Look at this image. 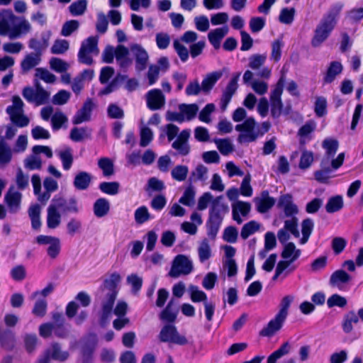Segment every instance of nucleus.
Listing matches in <instances>:
<instances>
[{"instance_id":"obj_10","label":"nucleus","mask_w":363,"mask_h":363,"mask_svg":"<svg viewBox=\"0 0 363 363\" xmlns=\"http://www.w3.org/2000/svg\"><path fill=\"white\" fill-rule=\"evenodd\" d=\"M159 340L162 342H172L179 345L187 344V339L181 335L177 328L172 324H167L162 327L158 335Z\"/></svg>"},{"instance_id":"obj_59","label":"nucleus","mask_w":363,"mask_h":363,"mask_svg":"<svg viewBox=\"0 0 363 363\" xmlns=\"http://www.w3.org/2000/svg\"><path fill=\"white\" fill-rule=\"evenodd\" d=\"M69 42L66 40L58 39L54 42L51 48V52L55 55L65 53L69 49Z\"/></svg>"},{"instance_id":"obj_25","label":"nucleus","mask_w":363,"mask_h":363,"mask_svg":"<svg viewBox=\"0 0 363 363\" xmlns=\"http://www.w3.org/2000/svg\"><path fill=\"white\" fill-rule=\"evenodd\" d=\"M43 186L45 191L41 195H39L38 201L45 203L50 199L51 193L57 190L58 184L54 179L46 177L43 182Z\"/></svg>"},{"instance_id":"obj_1","label":"nucleus","mask_w":363,"mask_h":363,"mask_svg":"<svg viewBox=\"0 0 363 363\" xmlns=\"http://www.w3.org/2000/svg\"><path fill=\"white\" fill-rule=\"evenodd\" d=\"M322 147L325 150V155L321 160V169H319V182L327 183L329 174L333 170L339 169L345 160V153H340L334 158L338 147L339 142L333 138H327L322 142Z\"/></svg>"},{"instance_id":"obj_47","label":"nucleus","mask_w":363,"mask_h":363,"mask_svg":"<svg viewBox=\"0 0 363 363\" xmlns=\"http://www.w3.org/2000/svg\"><path fill=\"white\" fill-rule=\"evenodd\" d=\"M189 292L190 294L191 300L193 302H203L207 301V296L205 292L199 289V287L194 285L189 286Z\"/></svg>"},{"instance_id":"obj_12","label":"nucleus","mask_w":363,"mask_h":363,"mask_svg":"<svg viewBox=\"0 0 363 363\" xmlns=\"http://www.w3.org/2000/svg\"><path fill=\"white\" fill-rule=\"evenodd\" d=\"M147 108L151 111L162 108L165 105V96L158 89H151L145 94Z\"/></svg>"},{"instance_id":"obj_7","label":"nucleus","mask_w":363,"mask_h":363,"mask_svg":"<svg viewBox=\"0 0 363 363\" xmlns=\"http://www.w3.org/2000/svg\"><path fill=\"white\" fill-rule=\"evenodd\" d=\"M24 104L18 96H13L12 105L6 108V113L10 117L11 121L18 128H24L30 123L29 118L24 114Z\"/></svg>"},{"instance_id":"obj_51","label":"nucleus","mask_w":363,"mask_h":363,"mask_svg":"<svg viewBox=\"0 0 363 363\" xmlns=\"http://www.w3.org/2000/svg\"><path fill=\"white\" fill-rule=\"evenodd\" d=\"M179 309H172L170 306H166L165 308L160 313V318L169 323L175 322Z\"/></svg>"},{"instance_id":"obj_22","label":"nucleus","mask_w":363,"mask_h":363,"mask_svg":"<svg viewBox=\"0 0 363 363\" xmlns=\"http://www.w3.org/2000/svg\"><path fill=\"white\" fill-rule=\"evenodd\" d=\"M21 194L15 190L14 186H11L5 195V201L11 213H16L20 208Z\"/></svg>"},{"instance_id":"obj_39","label":"nucleus","mask_w":363,"mask_h":363,"mask_svg":"<svg viewBox=\"0 0 363 363\" xmlns=\"http://www.w3.org/2000/svg\"><path fill=\"white\" fill-rule=\"evenodd\" d=\"M179 110L182 112L183 117L186 120L191 121L196 116L199 111V106L196 104H182L179 106Z\"/></svg>"},{"instance_id":"obj_3","label":"nucleus","mask_w":363,"mask_h":363,"mask_svg":"<svg viewBox=\"0 0 363 363\" xmlns=\"http://www.w3.org/2000/svg\"><path fill=\"white\" fill-rule=\"evenodd\" d=\"M31 30L30 23L26 19H19L11 11L0 13V35L16 39Z\"/></svg>"},{"instance_id":"obj_54","label":"nucleus","mask_w":363,"mask_h":363,"mask_svg":"<svg viewBox=\"0 0 363 363\" xmlns=\"http://www.w3.org/2000/svg\"><path fill=\"white\" fill-rule=\"evenodd\" d=\"M119 186V183L117 182H104L99 184V189L105 194L116 195L118 193Z\"/></svg>"},{"instance_id":"obj_6","label":"nucleus","mask_w":363,"mask_h":363,"mask_svg":"<svg viewBox=\"0 0 363 363\" xmlns=\"http://www.w3.org/2000/svg\"><path fill=\"white\" fill-rule=\"evenodd\" d=\"M344 4L337 2L323 14L319 23V44L328 39L334 30Z\"/></svg>"},{"instance_id":"obj_30","label":"nucleus","mask_w":363,"mask_h":363,"mask_svg":"<svg viewBox=\"0 0 363 363\" xmlns=\"http://www.w3.org/2000/svg\"><path fill=\"white\" fill-rule=\"evenodd\" d=\"M228 27H223L216 28L208 33V40L215 49H218L220 48V41L224 38V36L228 33Z\"/></svg>"},{"instance_id":"obj_19","label":"nucleus","mask_w":363,"mask_h":363,"mask_svg":"<svg viewBox=\"0 0 363 363\" xmlns=\"http://www.w3.org/2000/svg\"><path fill=\"white\" fill-rule=\"evenodd\" d=\"M94 108V104L91 99H87L83 106L76 113L72 119V123L75 125L90 120L91 113Z\"/></svg>"},{"instance_id":"obj_44","label":"nucleus","mask_w":363,"mask_h":363,"mask_svg":"<svg viewBox=\"0 0 363 363\" xmlns=\"http://www.w3.org/2000/svg\"><path fill=\"white\" fill-rule=\"evenodd\" d=\"M68 121L67 117L62 111H56L51 117V125L53 130H58Z\"/></svg>"},{"instance_id":"obj_14","label":"nucleus","mask_w":363,"mask_h":363,"mask_svg":"<svg viewBox=\"0 0 363 363\" xmlns=\"http://www.w3.org/2000/svg\"><path fill=\"white\" fill-rule=\"evenodd\" d=\"M361 320L363 322V308L358 310L356 313L354 311H350L343 315L342 328L345 333H350L353 330L352 324H357Z\"/></svg>"},{"instance_id":"obj_56","label":"nucleus","mask_w":363,"mask_h":363,"mask_svg":"<svg viewBox=\"0 0 363 363\" xmlns=\"http://www.w3.org/2000/svg\"><path fill=\"white\" fill-rule=\"evenodd\" d=\"M79 27V23L77 20H70L66 21L62 27L60 34L62 36H69L73 32L76 31Z\"/></svg>"},{"instance_id":"obj_28","label":"nucleus","mask_w":363,"mask_h":363,"mask_svg":"<svg viewBox=\"0 0 363 363\" xmlns=\"http://www.w3.org/2000/svg\"><path fill=\"white\" fill-rule=\"evenodd\" d=\"M98 41L99 38L97 36H91L84 40L82 44L80 49L81 54L82 55V52H89L92 55H98L99 53V50L98 48Z\"/></svg>"},{"instance_id":"obj_57","label":"nucleus","mask_w":363,"mask_h":363,"mask_svg":"<svg viewBox=\"0 0 363 363\" xmlns=\"http://www.w3.org/2000/svg\"><path fill=\"white\" fill-rule=\"evenodd\" d=\"M285 83V73L281 72V75L277 82L275 88L272 91L270 100H281V96L283 92V87Z\"/></svg>"},{"instance_id":"obj_24","label":"nucleus","mask_w":363,"mask_h":363,"mask_svg":"<svg viewBox=\"0 0 363 363\" xmlns=\"http://www.w3.org/2000/svg\"><path fill=\"white\" fill-rule=\"evenodd\" d=\"M352 280V277L343 269L335 271L330 276L329 284L331 286L341 289L342 286L348 284Z\"/></svg>"},{"instance_id":"obj_8","label":"nucleus","mask_w":363,"mask_h":363,"mask_svg":"<svg viewBox=\"0 0 363 363\" xmlns=\"http://www.w3.org/2000/svg\"><path fill=\"white\" fill-rule=\"evenodd\" d=\"M22 95L27 101L37 106L47 104L50 96V92L44 89L39 82L35 83V89L25 87Z\"/></svg>"},{"instance_id":"obj_29","label":"nucleus","mask_w":363,"mask_h":363,"mask_svg":"<svg viewBox=\"0 0 363 363\" xmlns=\"http://www.w3.org/2000/svg\"><path fill=\"white\" fill-rule=\"evenodd\" d=\"M41 60V57L39 55L33 54L32 52L26 55L21 62V68L23 74L27 73L28 71L37 66Z\"/></svg>"},{"instance_id":"obj_46","label":"nucleus","mask_w":363,"mask_h":363,"mask_svg":"<svg viewBox=\"0 0 363 363\" xmlns=\"http://www.w3.org/2000/svg\"><path fill=\"white\" fill-rule=\"evenodd\" d=\"M87 7L86 0H77L70 4L69 10L74 16H82L84 13Z\"/></svg>"},{"instance_id":"obj_45","label":"nucleus","mask_w":363,"mask_h":363,"mask_svg":"<svg viewBox=\"0 0 363 363\" xmlns=\"http://www.w3.org/2000/svg\"><path fill=\"white\" fill-rule=\"evenodd\" d=\"M208 168L203 164H199L192 171L190 180L192 182L202 181L205 182L208 179Z\"/></svg>"},{"instance_id":"obj_38","label":"nucleus","mask_w":363,"mask_h":363,"mask_svg":"<svg viewBox=\"0 0 363 363\" xmlns=\"http://www.w3.org/2000/svg\"><path fill=\"white\" fill-rule=\"evenodd\" d=\"M198 255L201 262H204L211 257V250L207 238L201 240L198 247Z\"/></svg>"},{"instance_id":"obj_43","label":"nucleus","mask_w":363,"mask_h":363,"mask_svg":"<svg viewBox=\"0 0 363 363\" xmlns=\"http://www.w3.org/2000/svg\"><path fill=\"white\" fill-rule=\"evenodd\" d=\"M343 207V200L341 196L331 197L326 206L325 209L328 213H332L341 210Z\"/></svg>"},{"instance_id":"obj_42","label":"nucleus","mask_w":363,"mask_h":363,"mask_svg":"<svg viewBox=\"0 0 363 363\" xmlns=\"http://www.w3.org/2000/svg\"><path fill=\"white\" fill-rule=\"evenodd\" d=\"M196 191L194 188L190 185L184 191L182 196L179 199V202L186 206H191L195 202Z\"/></svg>"},{"instance_id":"obj_41","label":"nucleus","mask_w":363,"mask_h":363,"mask_svg":"<svg viewBox=\"0 0 363 363\" xmlns=\"http://www.w3.org/2000/svg\"><path fill=\"white\" fill-rule=\"evenodd\" d=\"M96 343V335L89 334L82 347V356L91 357V354L94 350Z\"/></svg>"},{"instance_id":"obj_21","label":"nucleus","mask_w":363,"mask_h":363,"mask_svg":"<svg viewBox=\"0 0 363 363\" xmlns=\"http://www.w3.org/2000/svg\"><path fill=\"white\" fill-rule=\"evenodd\" d=\"M254 202L256 205L257 210L259 213H266L268 211L275 203L274 198L269 196L267 191H264L261 193L259 197H255Z\"/></svg>"},{"instance_id":"obj_60","label":"nucleus","mask_w":363,"mask_h":363,"mask_svg":"<svg viewBox=\"0 0 363 363\" xmlns=\"http://www.w3.org/2000/svg\"><path fill=\"white\" fill-rule=\"evenodd\" d=\"M294 15L295 9L294 8H284L280 12L279 20L281 23L289 25L293 22Z\"/></svg>"},{"instance_id":"obj_16","label":"nucleus","mask_w":363,"mask_h":363,"mask_svg":"<svg viewBox=\"0 0 363 363\" xmlns=\"http://www.w3.org/2000/svg\"><path fill=\"white\" fill-rule=\"evenodd\" d=\"M191 131L189 129L183 130L179 135L176 140H174L172 147L176 150L179 154L182 155H187L190 151V146L188 143Z\"/></svg>"},{"instance_id":"obj_13","label":"nucleus","mask_w":363,"mask_h":363,"mask_svg":"<svg viewBox=\"0 0 363 363\" xmlns=\"http://www.w3.org/2000/svg\"><path fill=\"white\" fill-rule=\"evenodd\" d=\"M240 76V72L235 74L223 91L220 99V108L222 111H225L226 109L233 96L236 92L238 88V82L239 80Z\"/></svg>"},{"instance_id":"obj_40","label":"nucleus","mask_w":363,"mask_h":363,"mask_svg":"<svg viewBox=\"0 0 363 363\" xmlns=\"http://www.w3.org/2000/svg\"><path fill=\"white\" fill-rule=\"evenodd\" d=\"M214 143L220 152L223 155H228L234 151V145L229 138L215 139Z\"/></svg>"},{"instance_id":"obj_11","label":"nucleus","mask_w":363,"mask_h":363,"mask_svg":"<svg viewBox=\"0 0 363 363\" xmlns=\"http://www.w3.org/2000/svg\"><path fill=\"white\" fill-rule=\"evenodd\" d=\"M52 202L59 210L61 209L63 213H70L77 214L80 211L78 201L74 196L66 199L62 196H55L52 199Z\"/></svg>"},{"instance_id":"obj_52","label":"nucleus","mask_w":363,"mask_h":363,"mask_svg":"<svg viewBox=\"0 0 363 363\" xmlns=\"http://www.w3.org/2000/svg\"><path fill=\"white\" fill-rule=\"evenodd\" d=\"M259 229V225L256 221L251 220L243 225L240 235L242 239L246 240L250 235L255 233Z\"/></svg>"},{"instance_id":"obj_37","label":"nucleus","mask_w":363,"mask_h":363,"mask_svg":"<svg viewBox=\"0 0 363 363\" xmlns=\"http://www.w3.org/2000/svg\"><path fill=\"white\" fill-rule=\"evenodd\" d=\"M15 337L10 330H6L0 333V343L6 350H11L15 345Z\"/></svg>"},{"instance_id":"obj_62","label":"nucleus","mask_w":363,"mask_h":363,"mask_svg":"<svg viewBox=\"0 0 363 363\" xmlns=\"http://www.w3.org/2000/svg\"><path fill=\"white\" fill-rule=\"evenodd\" d=\"M298 218L295 216H291V219L286 220L284 222V229L289 231L294 237L298 238L300 235L298 230Z\"/></svg>"},{"instance_id":"obj_33","label":"nucleus","mask_w":363,"mask_h":363,"mask_svg":"<svg viewBox=\"0 0 363 363\" xmlns=\"http://www.w3.org/2000/svg\"><path fill=\"white\" fill-rule=\"evenodd\" d=\"M93 208L94 215L98 218H102L108 214L110 210V203L107 199L100 198L95 201Z\"/></svg>"},{"instance_id":"obj_63","label":"nucleus","mask_w":363,"mask_h":363,"mask_svg":"<svg viewBox=\"0 0 363 363\" xmlns=\"http://www.w3.org/2000/svg\"><path fill=\"white\" fill-rule=\"evenodd\" d=\"M284 45V43L281 40L277 39L272 42V52H271V60L274 62H278L281 55V48Z\"/></svg>"},{"instance_id":"obj_31","label":"nucleus","mask_w":363,"mask_h":363,"mask_svg":"<svg viewBox=\"0 0 363 363\" xmlns=\"http://www.w3.org/2000/svg\"><path fill=\"white\" fill-rule=\"evenodd\" d=\"M48 354L53 359L60 362H65L67 360L69 354L67 351L62 350L60 345L58 343H53L50 348L48 350Z\"/></svg>"},{"instance_id":"obj_18","label":"nucleus","mask_w":363,"mask_h":363,"mask_svg":"<svg viewBox=\"0 0 363 363\" xmlns=\"http://www.w3.org/2000/svg\"><path fill=\"white\" fill-rule=\"evenodd\" d=\"M130 50L135 58V67L138 71L144 70L147 65L148 54L146 50L139 45H133Z\"/></svg>"},{"instance_id":"obj_34","label":"nucleus","mask_w":363,"mask_h":363,"mask_svg":"<svg viewBox=\"0 0 363 363\" xmlns=\"http://www.w3.org/2000/svg\"><path fill=\"white\" fill-rule=\"evenodd\" d=\"M291 349L289 342L283 343L279 349L273 352L267 358V363H276L278 359L288 354Z\"/></svg>"},{"instance_id":"obj_15","label":"nucleus","mask_w":363,"mask_h":363,"mask_svg":"<svg viewBox=\"0 0 363 363\" xmlns=\"http://www.w3.org/2000/svg\"><path fill=\"white\" fill-rule=\"evenodd\" d=\"M286 317H284L279 313H277L273 319H272L259 332V335L263 337H272L278 331H279Z\"/></svg>"},{"instance_id":"obj_61","label":"nucleus","mask_w":363,"mask_h":363,"mask_svg":"<svg viewBox=\"0 0 363 363\" xmlns=\"http://www.w3.org/2000/svg\"><path fill=\"white\" fill-rule=\"evenodd\" d=\"M140 145L143 147H147L153 139V133L148 127H143L140 130Z\"/></svg>"},{"instance_id":"obj_2","label":"nucleus","mask_w":363,"mask_h":363,"mask_svg":"<svg viewBox=\"0 0 363 363\" xmlns=\"http://www.w3.org/2000/svg\"><path fill=\"white\" fill-rule=\"evenodd\" d=\"M121 277L119 274L114 272L111 274L109 278L104 281L100 287L97 297L101 301V313L100 317V324L104 325L113 311V306L116 301L118 291L117 286L120 283Z\"/></svg>"},{"instance_id":"obj_26","label":"nucleus","mask_w":363,"mask_h":363,"mask_svg":"<svg viewBox=\"0 0 363 363\" xmlns=\"http://www.w3.org/2000/svg\"><path fill=\"white\" fill-rule=\"evenodd\" d=\"M91 180L92 177L91 174L82 171L75 175L73 181V185L77 190H86L90 186Z\"/></svg>"},{"instance_id":"obj_48","label":"nucleus","mask_w":363,"mask_h":363,"mask_svg":"<svg viewBox=\"0 0 363 363\" xmlns=\"http://www.w3.org/2000/svg\"><path fill=\"white\" fill-rule=\"evenodd\" d=\"M98 165L103 171V174L105 177H109L113 174V163L108 157H101L98 161Z\"/></svg>"},{"instance_id":"obj_5","label":"nucleus","mask_w":363,"mask_h":363,"mask_svg":"<svg viewBox=\"0 0 363 363\" xmlns=\"http://www.w3.org/2000/svg\"><path fill=\"white\" fill-rule=\"evenodd\" d=\"M270 127V123L264 121L260 127L256 128L255 120L252 117H249L242 123L235 125V130L241 132L238 137V142L240 144L255 142L259 137L267 133Z\"/></svg>"},{"instance_id":"obj_35","label":"nucleus","mask_w":363,"mask_h":363,"mask_svg":"<svg viewBox=\"0 0 363 363\" xmlns=\"http://www.w3.org/2000/svg\"><path fill=\"white\" fill-rule=\"evenodd\" d=\"M57 155L62 162L63 169L66 171L69 170L71 168L74 161L72 148L66 147L64 150L58 152Z\"/></svg>"},{"instance_id":"obj_4","label":"nucleus","mask_w":363,"mask_h":363,"mask_svg":"<svg viewBox=\"0 0 363 363\" xmlns=\"http://www.w3.org/2000/svg\"><path fill=\"white\" fill-rule=\"evenodd\" d=\"M223 196H219L212 201L209 210V217L206 223L207 234L214 240L219 230L224 216L228 212V206L223 202Z\"/></svg>"},{"instance_id":"obj_32","label":"nucleus","mask_w":363,"mask_h":363,"mask_svg":"<svg viewBox=\"0 0 363 363\" xmlns=\"http://www.w3.org/2000/svg\"><path fill=\"white\" fill-rule=\"evenodd\" d=\"M342 65L340 62L333 61L330 62L326 74L324 77V82L327 84L333 82L336 76L342 72Z\"/></svg>"},{"instance_id":"obj_55","label":"nucleus","mask_w":363,"mask_h":363,"mask_svg":"<svg viewBox=\"0 0 363 363\" xmlns=\"http://www.w3.org/2000/svg\"><path fill=\"white\" fill-rule=\"evenodd\" d=\"M267 60L266 54H255L249 58V67L252 69H258Z\"/></svg>"},{"instance_id":"obj_64","label":"nucleus","mask_w":363,"mask_h":363,"mask_svg":"<svg viewBox=\"0 0 363 363\" xmlns=\"http://www.w3.org/2000/svg\"><path fill=\"white\" fill-rule=\"evenodd\" d=\"M135 220L138 224L144 223L150 219V213L146 206H140L135 211Z\"/></svg>"},{"instance_id":"obj_27","label":"nucleus","mask_w":363,"mask_h":363,"mask_svg":"<svg viewBox=\"0 0 363 363\" xmlns=\"http://www.w3.org/2000/svg\"><path fill=\"white\" fill-rule=\"evenodd\" d=\"M223 72L221 70L211 72L204 77L201 82L202 91L208 93L214 86L216 83L221 78Z\"/></svg>"},{"instance_id":"obj_36","label":"nucleus","mask_w":363,"mask_h":363,"mask_svg":"<svg viewBox=\"0 0 363 363\" xmlns=\"http://www.w3.org/2000/svg\"><path fill=\"white\" fill-rule=\"evenodd\" d=\"M91 131L86 127L74 128L70 131L69 137L74 142H79L91 136Z\"/></svg>"},{"instance_id":"obj_49","label":"nucleus","mask_w":363,"mask_h":363,"mask_svg":"<svg viewBox=\"0 0 363 363\" xmlns=\"http://www.w3.org/2000/svg\"><path fill=\"white\" fill-rule=\"evenodd\" d=\"M189 169L185 165H177L171 172L172 178L179 182L184 181L188 175Z\"/></svg>"},{"instance_id":"obj_20","label":"nucleus","mask_w":363,"mask_h":363,"mask_svg":"<svg viewBox=\"0 0 363 363\" xmlns=\"http://www.w3.org/2000/svg\"><path fill=\"white\" fill-rule=\"evenodd\" d=\"M251 210V205L248 202L238 201L232 206L233 218L238 224L242 223L240 216H247Z\"/></svg>"},{"instance_id":"obj_9","label":"nucleus","mask_w":363,"mask_h":363,"mask_svg":"<svg viewBox=\"0 0 363 363\" xmlns=\"http://www.w3.org/2000/svg\"><path fill=\"white\" fill-rule=\"evenodd\" d=\"M193 269L192 261L184 255H178L174 257L168 274L172 278H177L181 275L189 274Z\"/></svg>"},{"instance_id":"obj_58","label":"nucleus","mask_w":363,"mask_h":363,"mask_svg":"<svg viewBox=\"0 0 363 363\" xmlns=\"http://www.w3.org/2000/svg\"><path fill=\"white\" fill-rule=\"evenodd\" d=\"M347 303V299L337 294H333L327 300V305L328 308H333L335 306L344 308Z\"/></svg>"},{"instance_id":"obj_53","label":"nucleus","mask_w":363,"mask_h":363,"mask_svg":"<svg viewBox=\"0 0 363 363\" xmlns=\"http://www.w3.org/2000/svg\"><path fill=\"white\" fill-rule=\"evenodd\" d=\"M11 150L3 140L0 142V164H8L11 160Z\"/></svg>"},{"instance_id":"obj_23","label":"nucleus","mask_w":363,"mask_h":363,"mask_svg":"<svg viewBox=\"0 0 363 363\" xmlns=\"http://www.w3.org/2000/svg\"><path fill=\"white\" fill-rule=\"evenodd\" d=\"M62 216L59 209L51 201L47 208V226L50 229H55L60 226Z\"/></svg>"},{"instance_id":"obj_17","label":"nucleus","mask_w":363,"mask_h":363,"mask_svg":"<svg viewBox=\"0 0 363 363\" xmlns=\"http://www.w3.org/2000/svg\"><path fill=\"white\" fill-rule=\"evenodd\" d=\"M277 206L281 209L286 217L294 216L298 213L297 206L293 202L290 194H284L279 199Z\"/></svg>"},{"instance_id":"obj_50","label":"nucleus","mask_w":363,"mask_h":363,"mask_svg":"<svg viewBox=\"0 0 363 363\" xmlns=\"http://www.w3.org/2000/svg\"><path fill=\"white\" fill-rule=\"evenodd\" d=\"M24 166L30 170L40 169L42 167V160L38 155L33 153V155L25 159Z\"/></svg>"}]
</instances>
